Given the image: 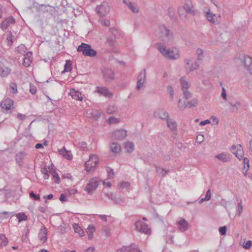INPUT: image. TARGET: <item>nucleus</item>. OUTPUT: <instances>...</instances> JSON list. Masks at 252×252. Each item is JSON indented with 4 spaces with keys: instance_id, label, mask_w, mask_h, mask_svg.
Masks as SVG:
<instances>
[{
    "instance_id": "38",
    "label": "nucleus",
    "mask_w": 252,
    "mask_h": 252,
    "mask_svg": "<svg viewBox=\"0 0 252 252\" xmlns=\"http://www.w3.org/2000/svg\"><path fill=\"white\" fill-rule=\"evenodd\" d=\"M0 240L2 241L0 244V246H6L8 244V239L4 234L0 235Z\"/></svg>"
},
{
    "instance_id": "30",
    "label": "nucleus",
    "mask_w": 252,
    "mask_h": 252,
    "mask_svg": "<svg viewBox=\"0 0 252 252\" xmlns=\"http://www.w3.org/2000/svg\"><path fill=\"white\" fill-rule=\"evenodd\" d=\"M10 72V69L4 66H0V75L2 77L7 76Z\"/></svg>"
},
{
    "instance_id": "34",
    "label": "nucleus",
    "mask_w": 252,
    "mask_h": 252,
    "mask_svg": "<svg viewBox=\"0 0 252 252\" xmlns=\"http://www.w3.org/2000/svg\"><path fill=\"white\" fill-rule=\"evenodd\" d=\"M249 159L247 158H244L243 159V163L244 164V170H245L243 172L244 175L245 176H247V172L249 170L250 168L249 164Z\"/></svg>"
},
{
    "instance_id": "12",
    "label": "nucleus",
    "mask_w": 252,
    "mask_h": 252,
    "mask_svg": "<svg viewBox=\"0 0 252 252\" xmlns=\"http://www.w3.org/2000/svg\"><path fill=\"white\" fill-rule=\"evenodd\" d=\"M154 116L155 118H160L162 120H166L169 117V114L168 112L164 110L158 109L154 112Z\"/></svg>"
},
{
    "instance_id": "18",
    "label": "nucleus",
    "mask_w": 252,
    "mask_h": 252,
    "mask_svg": "<svg viewBox=\"0 0 252 252\" xmlns=\"http://www.w3.org/2000/svg\"><path fill=\"white\" fill-rule=\"evenodd\" d=\"M103 75L107 82H111L114 79V72L110 69H105L103 71Z\"/></svg>"
},
{
    "instance_id": "21",
    "label": "nucleus",
    "mask_w": 252,
    "mask_h": 252,
    "mask_svg": "<svg viewBox=\"0 0 252 252\" xmlns=\"http://www.w3.org/2000/svg\"><path fill=\"white\" fill-rule=\"evenodd\" d=\"M47 229L45 226H43L40 229V231L38 233V238L43 243H44L47 241Z\"/></svg>"
},
{
    "instance_id": "26",
    "label": "nucleus",
    "mask_w": 252,
    "mask_h": 252,
    "mask_svg": "<svg viewBox=\"0 0 252 252\" xmlns=\"http://www.w3.org/2000/svg\"><path fill=\"white\" fill-rule=\"evenodd\" d=\"M234 155L239 160H241L242 158L244 157V152L242 149L241 145H238L237 150L236 151V152H234Z\"/></svg>"
},
{
    "instance_id": "44",
    "label": "nucleus",
    "mask_w": 252,
    "mask_h": 252,
    "mask_svg": "<svg viewBox=\"0 0 252 252\" xmlns=\"http://www.w3.org/2000/svg\"><path fill=\"white\" fill-rule=\"evenodd\" d=\"M196 54L198 56L197 58V60L198 61H200V60H203V59L204 58V56H203L204 51L202 49H200V48L197 49L196 50Z\"/></svg>"
},
{
    "instance_id": "10",
    "label": "nucleus",
    "mask_w": 252,
    "mask_h": 252,
    "mask_svg": "<svg viewBox=\"0 0 252 252\" xmlns=\"http://www.w3.org/2000/svg\"><path fill=\"white\" fill-rule=\"evenodd\" d=\"M118 252H142V251L135 244H132L127 246H123Z\"/></svg>"
},
{
    "instance_id": "64",
    "label": "nucleus",
    "mask_w": 252,
    "mask_h": 252,
    "mask_svg": "<svg viewBox=\"0 0 252 252\" xmlns=\"http://www.w3.org/2000/svg\"><path fill=\"white\" fill-rule=\"evenodd\" d=\"M60 200L61 201H65L67 200L66 196L64 194H61L60 197Z\"/></svg>"
},
{
    "instance_id": "47",
    "label": "nucleus",
    "mask_w": 252,
    "mask_h": 252,
    "mask_svg": "<svg viewBox=\"0 0 252 252\" xmlns=\"http://www.w3.org/2000/svg\"><path fill=\"white\" fill-rule=\"evenodd\" d=\"M127 6L133 12L137 13L139 12V9L137 7L134 6L132 2H128Z\"/></svg>"
},
{
    "instance_id": "54",
    "label": "nucleus",
    "mask_w": 252,
    "mask_h": 252,
    "mask_svg": "<svg viewBox=\"0 0 252 252\" xmlns=\"http://www.w3.org/2000/svg\"><path fill=\"white\" fill-rule=\"evenodd\" d=\"M239 200H240V202L238 203L237 210H238V216H240L241 214V213L243 211V208L242 206L241 199H240Z\"/></svg>"
},
{
    "instance_id": "59",
    "label": "nucleus",
    "mask_w": 252,
    "mask_h": 252,
    "mask_svg": "<svg viewBox=\"0 0 252 252\" xmlns=\"http://www.w3.org/2000/svg\"><path fill=\"white\" fill-rule=\"evenodd\" d=\"M219 232L221 235H225L226 233V227L225 226L220 227Z\"/></svg>"
},
{
    "instance_id": "13",
    "label": "nucleus",
    "mask_w": 252,
    "mask_h": 252,
    "mask_svg": "<svg viewBox=\"0 0 252 252\" xmlns=\"http://www.w3.org/2000/svg\"><path fill=\"white\" fill-rule=\"evenodd\" d=\"M243 63L245 68L252 74V58L248 56L244 57Z\"/></svg>"
},
{
    "instance_id": "51",
    "label": "nucleus",
    "mask_w": 252,
    "mask_h": 252,
    "mask_svg": "<svg viewBox=\"0 0 252 252\" xmlns=\"http://www.w3.org/2000/svg\"><path fill=\"white\" fill-rule=\"evenodd\" d=\"M229 103L231 106H232V112H237L238 111L237 107L240 105V103L239 102L237 101L234 104H233L231 102H229Z\"/></svg>"
},
{
    "instance_id": "22",
    "label": "nucleus",
    "mask_w": 252,
    "mask_h": 252,
    "mask_svg": "<svg viewBox=\"0 0 252 252\" xmlns=\"http://www.w3.org/2000/svg\"><path fill=\"white\" fill-rule=\"evenodd\" d=\"M183 9L185 10L187 13H189L194 15V11L193 9V5L191 2L189 0L186 1L185 5L183 7Z\"/></svg>"
},
{
    "instance_id": "16",
    "label": "nucleus",
    "mask_w": 252,
    "mask_h": 252,
    "mask_svg": "<svg viewBox=\"0 0 252 252\" xmlns=\"http://www.w3.org/2000/svg\"><path fill=\"white\" fill-rule=\"evenodd\" d=\"M177 223L179 225L178 228L181 232H185L189 228V224L185 219H182Z\"/></svg>"
},
{
    "instance_id": "14",
    "label": "nucleus",
    "mask_w": 252,
    "mask_h": 252,
    "mask_svg": "<svg viewBox=\"0 0 252 252\" xmlns=\"http://www.w3.org/2000/svg\"><path fill=\"white\" fill-rule=\"evenodd\" d=\"M215 158L221 161L227 162L231 160L232 156L227 153L223 152L216 155Z\"/></svg>"
},
{
    "instance_id": "32",
    "label": "nucleus",
    "mask_w": 252,
    "mask_h": 252,
    "mask_svg": "<svg viewBox=\"0 0 252 252\" xmlns=\"http://www.w3.org/2000/svg\"><path fill=\"white\" fill-rule=\"evenodd\" d=\"M70 93L71 94L73 98L79 101H82L83 100L82 94L79 91H71Z\"/></svg>"
},
{
    "instance_id": "25",
    "label": "nucleus",
    "mask_w": 252,
    "mask_h": 252,
    "mask_svg": "<svg viewBox=\"0 0 252 252\" xmlns=\"http://www.w3.org/2000/svg\"><path fill=\"white\" fill-rule=\"evenodd\" d=\"M168 127L172 131H176L177 125L176 122L171 119L168 118L166 119Z\"/></svg>"
},
{
    "instance_id": "15",
    "label": "nucleus",
    "mask_w": 252,
    "mask_h": 252,
    "mask_svg": "<svg viewBox=\"0 0 252 252\" xmlns=\"http://www.w3.org/2000/svg\"><path fill=\"white\" fill-rule=\"evenodd\" d=\"M105 44L106 46L109 47V49H107V52L111 53L112 52L113 49L116 45L115 39L112 37H107Z\"/></svg>"
},
{
    "instance_id": "62",
    "label": "nucleus",
    "mask_w": 252,
    "mask_h": 252,
    "mask_svg": "<svg viewBox=\"0 0 252 252\" xmlns=\"http://www.w3.org/2000/svg\"><path fill=\"white\" fill-rule=\"evenodd\" d=\"M101 24L103 25L106 26L107 27H109L110 26V22L109 20H102L101 21Z\"/></svg>"
},
{
    "instance_id": "33",
    "label": "nucleus",
    "mask_w": 252,
    "mask_h": 252,
    "mask_svg": "<svg viewBox=\"0 0 252 252\" xmlns=\"http://www.w3.org/2000/svg\"><path fill=\"white\" fill-rule=\"evenodd\" d=\"M95 228L94 226H89L87 230L88 234V238L89 240L92 239L93 238V233L95 231Z\"/></svg>"
},
{
    "instance_id": "36",
    "label": "nucleus",
    "mask_w": 252,
    "mask_h": 252,
    "mask_svg": "<svg viewBox=\"0 0 252 252\" xmlns=\"http://www.w3.org/2000/svg\"><path fill=\"white\" fill-rule=\"evenodd\" d=\"M125 149L128 153L132 152L134 150V144L131 142H127L125 144Z\"/></svg>"
},
{
    "instance_id": "24",
    "label": "nucleus",
    "mask_w": 252,
    "mask_h": 252,
    "mask_svg": "<svg viewBox=\"0 0 252 252\" xmlns=\"http://www.w3.org/2000/svg\"><path fill=\"white\" fill-rule=\"evenodd\" d=\"M96 92L100 94H101L108 97H112L113 96V94L111 93H110L107 89L105 88L98 87L97 90L96 91Z\"/></svg>"
},
{
    "instance_id": "41",
    "label": "nucleus",
    "mask_w": 252,
    "mask_h": 252,
    "mask_svg": "<svg viewBox=\"0 0 252 252\" xmlns=\"http://www.w3.org/2000/svg\"><path fill=\"white\" fill-rule=\"evenodd\" d=\"M113 202L116 204H120L121 205L125 202V198L121 196H119L118 197L115 196V198L114 200H113Z\"/></svg>"
},
{
    "instance_id": "1",
    "label": "nucleus",
    "mask_w": 252,
    "mask_h": 252,
    "mask_svg": "<svg viewBox=\"0 0 252 252\" xmlns=\"http://www.w3.org/2000/svg\"><path fill=\"white\" fill-rule=\"evenodd\" d=\"M158 48L163 56L168 59L175 60L180 58V54L177 50L167 48L165 45L161 44H158Z\"/></svg>"
},
{
    "instance_id": "27",
    "label": "nucleus",
    "mask_w": 252,
    "mask_h": 252,
    "mask_svg": "<svg viewBox=\"0 0 252 252\" xmlns=\"http://www.w3.org/2000/svg\"><path fill=\"white\" fill-rule=\"evenodd\" d=\"M110 149L113 153L118 154L121 151V146L119 143L114 142L111 144Z\"/></svg>"
},
{
    "instance_id": "29",
    "label": "nucleus",
    "mask_w": 252,
    "mask_h": 252,
    "mask_svg": "<svg viewBox=\"0 0 252 252\" xmlns=\"http://www.w3.org/2000/svg\"><path fill=\"white\" fill-rule=\"evenodd\" d=\"M182 90H187L190 87L188 82L186 81V78L185 76L181 77L180 79Z\"/></svg>"
},
{
    "instance_id": "58",
    "label": "nucleus",
    "mask_w": 252,
    "mask_h": 252,
    "mask_svg": "<svg viewBox=\"0 0 252 252\" xmlns=\"http://www.w3.org/2000/svg\"><path fill=\"white\" fill-rule=\"evenodd\" d=\"M23 64L25 66H29L31 62H32V61L31 59H30V58H24L23 59Z\"/></svg>"
},
{
    "instance_id": "46",
    "label": "nucleus",
    "mask_w": 252,
    "mask_h": 252,
    "mask_svg": "<svg viewBox=\"0 0 252 252\" xmlns=\"http://www.w3.org/2000/svg\"><path fill=\"white\" fill-rule=\"evenodd\" d=\"M156 171L157 172H159L160 174H161L162 176H164L168 172V170H166L165 169L160 168L158 166H156Z\"/></svg>"
},
{
    "instance_id": "7",
    "label": "nucleus",
    "mask_w": 252,
    "mask_h": 252,
    "mask_svg": "<svg viewBox=\"0 0 252 252\" xmlns=\"http://www.w3.org/2000/svg\"><path fill=\"white\" fill-rule=\"evenodd\" d=\"M135 226L136 230L140 232L146 234L150 233V229L149 228L148 225L141 220H137L135 222Z\"/></svg>"
},
{
    "instance_id": "23",
    "label": "nucleus",
    "mask_w": 252,
    "mask_h": 252,
    "mask_svg": "<svg viewBox=\"0 0 252 252\" xmlns=\"http://www.w3.org/2000/svg\"><path fill=\"white\" fill-rule=\"evenodd\" d=\"M58 151L59 153L62 155L64 158L69 160H71L72 158V155L71 152L69 151H67L65 148L59 149Z\"/></svg>"
},
{
    "instance_id": "11",
    "label": "nucleus",
    "mask_w": 252,
    "mask_h": 252,
    "mask_svg": "<svg viewBox=\"0 0 252 252\" xmlns=\"http://www.w3.org/2000/svg\"><path fill=\"white\" fill-rule=\"evenodd\" d=\"M127 135V131L123 129L115 130L113 133V137L116 140H121Z\"/></svg>"
},
{
    "instance_id": "5",
    "label": "nucleus",
    "mask_w": 252,
    "mask_h": 252,
    "mask_svg": "<svg viewBox=\"0 0 252 252\" xmlns=\"http://www.w3.org/2000/svg\"><path fill=\"white\" fill-rule=\"evenodd\" d=\"M13 101L9 98L2 100L0 103V107L3 113H8V111L13 108Z\"/></svg>"
},
{
    "instance_id": "35",
    "label": "nucleus",
    "mask_w": 252,
    "mask_h": 252,
    "mask_svg": "<svg viewBox=\"0 0 252 252\" xmlns=\"http://www.w3.org/2000/svg\"><path fill=\"white\" fill-rule=\"evenodd\" d=\"M75 233H77L81 237L84 235V231L81 228L79 225L77 223H74L73 225Z\"/></svg>"
},
{
    "instance_id": "40",
    "label": "nucleus",
    "mask_w": 252,
    "mask_h": 252,
    "mask_svg": "<svg viewBox=\"0 0 252 252\" xmlns=\"http://www.w3.org/2000/svg\"><path fill=\"white\" fill-rule=\"evenodd\" d=\"M117 111V107L114 105H110L107 110V112L109 114H113Z\"/></svg>"
},
{
    "instance_id": "19",
    "label": "nucleus",
    "mask_w": 252,
    "mask_h": 252,
    "mask_svg": "<svg viewBox=\"0 0 252 252\" xmlns=\"http://www.w3.org/2000/svg\"><path fill=\"white\" fill-rule=\"evenodd\" d=\"M159 31L161 33V37L169 38L171 37L170 31L165 26L160 25L159 26Z\"/></svg>"
},
{
    "instance_id": "42",
    "label": "nucleus",
    "mask_w": 252,
    "mask_h": 252,
    "mask_svg": "<svg viewBox=\"0 0 252 252\" xmlns=\"http://www.w3.org/2000/svg\"><path fill=\"white\" fill-rule=\"evenodd\" d=\"M16 217L19 222L23 220H26L28 219L27 216L24 213L17 214L16 215Z\"/></svg>"
},
{
    "instance_id": "56",
    "label": "nucleus",
    "mask_w": 252,
    "mask_h": 252,
    "mask_svg": "<svg viewBox=\"0 0 252 252\" xmlns=\"http://www.w3.org/2000/svg\"><path fill=\"white\" fill-rule=\"evenodd\" d=\"M130 184L128 182H123L120 185L119 188L121 189H124V188H128Z\"/></svg>"
},
{
    "instance_id": "48",
    "label": "nucleus",
    "mask_w": 252,
    "mask_h": 252,
    "mask_svg": "<svg viewBox=\"0 0 252 252\" xmlns=\"http://www.w3.org/2000/svg\"><path fill=\"white\" fill-rule=\"evenodd\" d=\"M183 92L184 94V97L185 99H188L192 97V94L188 91L187 90H183Z\"/></svg>"
},
{
    "instance_id": "45",
    "label": "nucleus",
    "mask_w": 252,
    "mask_h": 252,
    "mask_svg": "<svg viewBox=\"0 0 252 252\" xmlns=\"http://www.w3.org/2000/svg\"><path fill=\"white\" fill-rule=\"evenodd\" d=\"M106 171L107 172V178L108 179H112L114 175V172L113 169L109 167H106Z\"/></svg>"
},
{
    "instance_id": "49",
    "label": "nucleus",
    "mask_w": 252,
    "mask_h": 252,
    "mask_svg": "<svg viewBox=\"0 0 252 252\" xmlns=\"http://www.w3.org/2000/svg\"><path fill=\"white\" fill-rule=\"evenodd\" d=\"M108 123L110 124H116L120 122V119L118 118H116L114 117H110L108 120Z\"/></svg>"
},
{
    "instance_id": "39",
    "label": "nucleus",
    "mask_w": 252,
    "mask_h": 252,
    "mask_svg": "<svg viewBox=\"0 0 252 252\" xmlns=\"http://www.w3.org/2000/svg\"><path fill=\"white\" fill-rule=\"evenodd\" d=\"M50 173H51L53 178L54 179V182L56 184H59L60 182V178L55 170L51 171Z\"/></svg>"
},
{
    "instance_id": "37",
    "label": "nucleus",
    "mask_w": 252,
    "mask_h": 252,
    "mask_svg": "<svg viewBox=\"0 0 252 252\" xmlns=\"http://www.w3.org/2000/svg\"><path fill=\"white\" fill-rule=\"evenodd\" d=\"M71 63L70 61H66V63L64 64V70L62 71V73H63L65 72H70L72 70Z\"/></svg>"
},
{
    "instance_id": "17",
    "label": "nucleus",
    "mask_w": 252,
    "mask_h": 252,
    "mask_svg": "<svg viewBox=\"0 0 252 252\" xmlns=\"http://www.w3.org/2000/svg\"><path fill=\"white\" fill-rule=\"evenodd\" d=\"M15 22V19L13 17H9L8 18H6L1 23L0 28L3 31H5L7 29V28L10 24H14Z\"/></svg>"
},
{
    "instance_id": "55",
    "label": "nucleus",
    "mask_w": 252,
    "mask_h": 252,
    "mask_svg": "<svg viewBox=\"0 0 252 252\" xmlns=\"http://www.w3.org/2000/svg\"><path fill=\"white\" fill-rule=\"evenodd\" d=\"M30 196L34 200H40L39 195L35 194L33 191L30 192Z\"/></svg>"
},
{
    "instance_id": "53",
    "label": "nucleus",
    "mask_w": 252,
    "mask_h": 252,
    "mask_svg": "<svg viewBox=\"0 0 252 252\" xmlns=\"http://www.w3.org/2000/svg\"><path fill=\"white\" fill-rule=\"evenodd\" d=\"M92 113L94 119L95 120L100 116V113L98 111L93 110Z\"/></svg>"
},
{
    "instance_id": "20",
    "label": "nucleus",
    "mask_w": 252,
    "mask_h": 252,
    "mask_svg": "<svg viewBox=\"0 0 252 252\" xmlns=\"http://www.w3.org/2000/svg\"><path fill=\"white\" fill-rule=\"evenodd\" d=\"M27 156V154L25 152H20L16 154L15 159L19 166L22 165V161Z\"/></svg>"
},
{
    "instance_id": "3",
    "label": "nucleus",
    "mask_w": 252,
    "mask_h": 252,
    "mask_svg": "<svg viewBox=\"0 0 252 252\" xmlns=\"http://www.w3.org/2000/svg\"><path fill=\"white\" fill-rule=\"evenodd\" d=\"M98 163L99 160L97 156L95 155H91L89 159L85 164V169L88 171H93Z\"/></svg>"
},
{
    "instance_id": "43",
    "label": "nucleus",
    "mask_w": 252,
    "mask_h": 252,
    "mask_svg": "<svg viewBox=\"0 0 252 252\" xmlns=\"http://www.w3.org/2000/svg\"><path fill=\"white\" fill-rule=\"evenodd\" d=\"M10 91L13 94H15L17 93V84L15 83H11L10 84Z\"/></svg>"
},
{
    "instance_id": "4",
    "label": "nucleus",
    "mask_w": 252,
    "mask_h": 252,
    "mask_svg": "<svg viewBox=\"0 0 252 252\" xmlns=\"http://www.w3.org/2000/svg\"><path fill=\"white\" fill-rule=\"evenodd\" d=\"M95 11L99 16H105L109 13L110 6L107 2L103 1L96 7Z\"/></svg>"
},
{
    "instance_id": "60",
    "label": "nucleus",
    "mask_w": 252,
    "mask_h": 252,
    "mask_svg": "<svg viewBox=\"0 0 252 252\" xmlns=\"http://www.w3.org/2000/svg\"><path fill=\"white\" fill-rule=\"evenodd\" d=\"M252 245V242L251 240L247 241L244 245L243 247L245 249H249Z\"/></svg>"
},
{
    "instance_id": "52",
    "label": "nucleus",
    "mask_w": 252,
    "mask_h": 252,
    "mask_svg": "<svg viewBox=\"0 0 252 252\" xmlns=\"http://www.w3.org/2000/svg\"><path fill=\"white\" fill-rule=\"evenodd\" d=\"M199 64L197 62H195L194 63H192L190 66L189 67V71H192L194 70L197 69L199 67Z\"/></svg>"
},
{
    "instance_id": "57",
    "label": "nucleus",
    "mask_w": 252,
    "mask_h": 252,
    "mask_svg": "<svg viewBox=\"0 0 252 252\" xmlns=\"http://www.w3.org/2000/svg\"><path fill=\"white\" fill-rule=\"evenodd\" d=\"M30 92L32 94H34L36 92V87L32 85L31 83L30 84Z\"/></svg>"
},
{
    "instance_id": "2",
    "label": "nucleus",
    "mask_w": 252,
    "mask_h": 252,
    "mask_svg": "<svg viewBox=\"0 0 252 252\" xmlns=\"http://www.w3.org/2000/svg\"><path fill=\"white\" fill-rule=\"evenodd\" d=\"M78 52H81L85 56L95 57L97 54V52L93 49L90 45L85 43H82L77 49Z\"/></svg>"
},
{
    "instance_id": "63",
    "label": "nucleus",
    "mask_w": 252,
    "mask_h": 252,
    "mask_svg": "<svg viewBox=\"0 0 252 252\" xmlns=\"http://www.w3.org/2000/svg\"><path fill=\"white\" fill-rule=\"evenodd\" d=\"M211 196V190L209 189L207 190L205 198L208 201L210 200Z\"/></svg>"
},
{
    "instance_id": "61",
    "label": "nucleus",
    "mask_w": 252,
    "mask_h": 252,
    "mask_svg": "<svg viewBox=\"0 0 252 252\" xmlns=\"http://www.w3.org/2000/svg\"><path fill=\"white\" fill-rule=\"evenodd\" d=\"M167 90L169 92L170 96L172 98L173 97L174 95V89L171 86H168L167 87Z\"/></svg>"
},
{
    "instance_id": "50",
    "label": "nucleus",
    "mask_w": 252,
    "mask_h": 252,
    "mask_svg": "<svg viewBox=\"0 0 252 252\" xmlns=\"http://www.w3.org/2000/svg\"><path fill=\"white\" fill-rule=\"evenodd\" d=\"M110 32L111 33L115 36V37H118L120 34L118 30L114 28H112L109 29Z\"/></svg>"
},
{
    "instance_id": "8",
    "label": "nucleus",
    "mask_w": 252,
    "mask_h": 252,
    "mask_svg": "<svg viewBox=\"0 0 252 252\" xmlns=\"http://www.w3.org/2000/svg\"><path fill=\"white\" fill-rule=\"evenodd\" d=\"M146 81V72L144 68L140 71L137 77L136 89L139 90Z\"/></svg>"
},
{
    "instance_id": "9",
    "label": "nucleus",
    "mask_w": 252,
    "mask_h": 252,
    "mask_svg": "<svg viewBox=\"0 0 252 252\" xmlns=\"http://www.w3.org/2000/svg\"><path fill=\"white\" fill-rule=\"evenodd\" d=\"M205 16L210 22L214 24H219L220 21V15L217 16L216 15L211 12L210 10H209L208 11L206 12Z\"/></svg>"
},
{
    "instance_id": "31",
    "label": "nucleus",
    "mask_w": 252,
    "mask_h": 252,
    "mask_svg": "<svg viewBox=\"0 0 252 252\" xmlns=\"http://www.w3.org/2000/svg\"><path fill=\"white\" fill-rule=\"evenodd\" d=\"M74 144L78 148L81 149L82 151H86L87 150V144L84 142H78L76 140L75 141Z\"/></svg>"
},
{
    "instance_id": "28",
    "label": "nucleus",
    "mask_w": 252,
    "mask_h": 252,
    "mask_svg": "<svg viewBox=\"0 0 252 252\" xmlns=\"http://www.w3.org/2000/svg\"><path fill=\"white\" fill-rule=\"evenodd\" d=\"M197 104V100L196 99H192L191 101L187 102H184V106L181 107V109H184L186 107L192 108L195 107Z\"/></svg>"
},
{
    "instance_id": "6",
    "label": "nucleus",
    "mask_w": 252,
    "mask_h": 252,
    "mask_svg": "<svg viewBox=\"0 0 252 252\" xmlns=\"http://www.w3.org/2000/svg\"><path fill=\"white\" fill-rule=\"evenodd\" d=\"M98 185V180L96 178H93L90 180L85 190L87 191L89 194H91L93 191L96 189Z\"/></svg>"
}]
</instances>
